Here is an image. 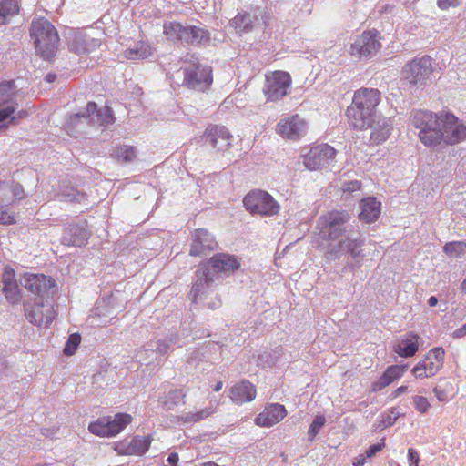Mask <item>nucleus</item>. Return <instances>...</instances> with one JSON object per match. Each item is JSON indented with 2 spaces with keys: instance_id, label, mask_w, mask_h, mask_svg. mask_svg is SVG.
<instances>
[{
  "instance_id": "e2e57ef3",
  "label": "nucleus",
  "mask_w": 466,
  "mask_h": 466,
  "mask_svg": "<svg viewBox=\"0 0 466 466\" xmlns=\"http://www.w3.org/2000/svg\"><path fill=\"white\" fill-rule=\"evenodd\" d=\"M465 284H466V278H465V280L463 281V285H465Z\"/></svg>"
},
{
  "instance_id": "f257e3e1",
  "label": "nucleus",
  "mask_w": 466,
  "mask_h": 466,
  "mask_svg": "<svg viewBox=\"0 0 466 466\" xmlns=\"http://www.w3.org/2000/svg\"><path fill=\"white\" fill-rule=\"evenodd\" d=\"M381 93L377 88L361 87L353 94L350 105L346 109L349 125L354 129H368L378 118V106Z\"/></svg>"
},
{
  "instance_id": "6e6552de",
  "label": "nucleus",
  "mask_w": 466,
  "mask_h": 466,
  "mask_svg": "<svg viewBox=\"0 0 466 466\" xmlns=\"http://www.w3.org/2000/svg\"><path fill=\"white\" fill-rule=\"evenodd\" d=\"M380 32L376 29L366 30L350 45V55L358 60L370 58L381 48Z\"/></svg>"
},
{
  "instance_id": "49530a36",
  "label": "nucleus",
  "mask_w": 466,
  "mask_h": 466,
  "mask_svg": "<svg viewBox=\"0 0 466 466\" xmlns=\"http://www.w3.org/2000/svg\"><path fill=\"white\" fill-rule=\"evenodd\" d=\"M177 421L182 423H196L199 421L197 412H187L177 417Z\"/></svg>"
},
{
  "instance_id": "ea45409f",
  "label": "nucleus",
  "mask_w": 466,
  "mask_h": 466,
  "mask_svg": "<svg viewBox=\"0 0 466 466\" xmlns=\"http://www.w3.org/2000/svg\"><path fill=\"white\" fill-rule=\"evenodd\" d=\"M326 422L325 417L323 415H317L309 425L308 434L309 441H314L317 434L320 431V429L324 426Z\"/></svg>"
},
{
  "instance_id": "a18cd8bd",
  "label": "nucleus",
  "mask_w": 466,
  "mask_h": 466,
  "mask_svg": "<svg viewBox=\"0 0 466 466\" xmlns=\"http://www.w3.org/2000/svg\"><path fill=\"white\" fill-rule=\"evenodd\" d=\"M361 188V182L359 180H353L350 182H344L341 186V190L344 193H351L360 190Z\"/></svg>"
},
{
  "instance_id": "4be33fe9",
  "label": "nucleus",
  "mask_w": 466,
  "mask_h": 466,
  "mask_svg": "<svg viewBox=\"0 0 466 466\" xmlns=\"http://www.w3.org/2000/svg\"><path fill=\"white\" fill-rule=\"evenodd\" d=\"M257 395L255 386L248 380H242L236 383L229 390V398L237 404L252 401Z\"/></svg>"
},
{
  "instance_id": "0eeeda50",
  "label": "nucleus",
  "mask_w": 466,
  "mask_h": 466,
  "mask_svg": "<svg viewBox=\"0 0 466 466\" xmlns=\"http://www.w3.org/2000/svg\"><path fill=\"white\" fill-rule=\"evenodd\" d=\"M291 85L289 73L281 70L270 71L265 74L263 94L267 101L276 102L289 94Z\"/></svg>"
},
{
  "instance_id": "a19ab883",
  "label": "nucleus",
  "mask_w": 466,
  "mask_h": 466,
  "mask_svg": "<svg viewBox=\"0 0 466 466\" xmlns=\"http://www.w3.org/2000/svg\"><path fill=\"white\" fill-rule=\"evenodd\" d=\"M81 342V336L78 333L71 334L64 349V353L66 356H71L75 353Z\"/></svg>"
},
{
  "instance_id": "f704fd0d",
  "label": "nucleus",
  "mask_w": 466,
  "mask_h": 466,
  "mask_svg": "<svg viewBox=\"0 0 466 466\" xmlns=\"http://www.w3.org/2000/svg\"><path fill=\"white\" fill-rule=\"evenodd\" d=\"M231 25L239 33L248 32L252 28L251 17L248 14H238L232 20Z\"/></svg>"
},
{
  "instance_id": "13d9d810",
  "label": "nucleus",
  "mask_w": 466,
  "mask_h": 466,
  "mask_svg": "<svg viewBox=\"0 0 466 466\" xmlns=\"http://www.w3.org/2000/svg\"><path fill=\"white\" fill-rule=\"evenodd\" d=\"M223 388V381L218 380L213 388L214 391L218 392Z\"/></svg>"
},
{
  "instance_id": "5fc2aeb1",
  "label": "nucleus",
  "mask_w": 466,
  "mask_h": 466,
  "mask_svg": "<svg viewBox=\"0 0 466 466\" xmlns=\"http://www.w3.org/2000/svg\"><path fill=\"white\" fill-rule=\"evenodd\" d=\"M453 2H445V1H442V2H438V5H439V7H441V9H446L448 8L450 5H451ZM452 6H456V5H452Z\"/></svg>"
},
{
  "instance_id": "9b49d317",
  "label": "nucleus",
  "mask_w": 466,
  "mask_h": 466,
  "mask_svg": "<svg viewBox=\"0 0 466 466\" xmlns=\"http://www.w3.org/2000/svg\"><path fill=\"white\" fill-rule=\"evenodd\" d=\"M445 351L442 348L437 347L427 352V354L412 368L411 373L416 379H426L436 375L442 368Z\"/></svg>"
},
{
  "instance_id": "f03ea898",
  "label": "nucleus",
  "mask_w": 466,
  "mask_h": 466,
  "mask_svg": "<svg viewBox=\"0 0 466 466\" xmlns=\"http://www.w3.org/2000/svg\"><path fill=\"white\" fill-rule=\"evenodd\" d=\"M29 35L36 54L43 59L51 61L56 54L60 41L56 27L44 17L35 18L31 23Z\"/></svg>"
},
{
  "instance_id": "f3484780",
  "label": "nucleus",
  "mask_w": 466,
  "mask_h": 466,
  "mask_svg": "<svg viewBox=\"0 0 466 466\" xmlns=\"http://www.w3.org/2000/svg\"><path fill=\"white\" fill-rule=\"evenodd\" d=\"M287 416L286 408L279 403H272L255 418L256 425L259 427H271L281 421Z\"/></svg>"
},
{
  "instance_id": "de8ad7c7",
  "label": "nucleus",
  "mask_w": 466,
  "mask_h": 466,
  "mask_svg": "<svg viewBox=\"0 0 466 466\" xmlns=\"http://www.w3.org/2000/svg\"><path fill=\"white\" fill-rule=\"evenodd\" d=\"M168 398L172 400L173 404H178L180 400L186 398V393L182 390H174L169 391Z\"/></svg>"
},
{
  "instance_id": "a211bd4d",
  "label": "nucleus",
  "mask_w": 466,
  "mask_h": 466,
  "mask_svg": "<svg viewBox=\"0 0 466 466\" xmlns=\"http://www.w3.org/2000/svg\"><path fill=\"white\" fill-rule=\"evenodd\" d=\"M3 293L11 304H17L21 300V291L16 282V274L13 268L6 266L2 275Z\"/></svg>"
},
{
  "instance_id": "a878e982",
  "label": "nucleus",
  "mask_w": 466,
  "mask_h": 466,
  "mask_svg": "<svg viewBox=\"0 0 466 466\" xmlns=\"http://www.w3.org/2000/svg\"><path fill=\"white\" fill-rule=\"evenodd\" d=\"M18 103L5 105L0 107V128L6 127L8 125H16L19 121L27 116V111L25 109L17 111Z\"/></svg>"
},
{
  "instance_id": "9d476101",
  "label": "nucleus",
  "mask_w": 466,
  "mask_h": 466,
  "mask_svg": "<svg viewBox=\"0 0 466 466\" xmlns=\"http://www.w3.org/2000/svg\"><path fill=\"white\" fill-rule=\"evenodd\" d=\"M276 133L286 140L299 141L309 130L308 121L299 114L282 117L276 125Z\"/></svg>"
},
{
  "instance_id": "cd10ccee",
  "label": "nucleus",
  "mask_w": 466,
  "mask_h": 466,
  "mask_svg": "<svg viewBox=\"0 0 466 466\" xmlns=\"http://www.w3.org/2000/svg\"><path fill=\"white\" fill-rule=\"evenodd\" d=\"M106 418L107 438H113L119 434L133 420L130 414L124 412L116 413L114 417L106 416Z\"/></svg>"
},
{
  "instance_id": "37998d69",
  "label": "nucleus",
  "mask_w": 466,
  "mask_h": 466,
  "mask_svg": "<svg viewBox=\"0 0 466 466\" xmlns=\"http://www.w3.org/2000/svg\"><path fill=\"white\" fill-rule=\"evenodd\" d=\"M412 402L415 410L420 414H425L426 412H428L431 407V404L428 401L427 398L423 396H414L412 398Z\"/></svg>"
},
{
  "instance_id": "4d7b16f0",
  "label": "nucleus",
  "mask_w": 466,
  "mask_h": 466,
  "mask_svg": "<svg viewBox=\"0 0 466 466\" xmlns=\"http://www.w3.org/2000/svg\"><path fill=\"white\" fill-rule=\"evenodd\" d=\"M86 109L89 113L96 110V104L95 102H88Z\"/></svg>"
},
{
  "instance_id": "393cba45",
  "label": "nucleus",
  "mask_w": 466,
  "mask_h": 466,
  "mask_svg": "<svg viewBox=\"0 0 466 466\" xmlns=\"http://www.w3.org/2000/svg\"><path fill=\"white\" fill-rule=\"evenodd\" d=\"M360 219L365 223L374 222L380 215V202L373 197L363 198L360 204Z\"/></svg>"
},
{
  "instance_id": "2eb2a0df",
  "label": "nucleus",
  "mask_w": 466,
  "mask_h": 466,
  "mask_svg": "<svg viewBox=\"0 0 466 466\" xmlns=\"http://www.w3.org/2000/svg\"><path fill=\"white\" fill-rule=\"evenodd\" d=\"M218 248L215 238L206 229L198 228L192 234L189 255L198 257Z\"/></svg>"
},
{
  "instance_id": "3c124183",
  "label": "nucleus",
  "mask_w": 466,
  "mask_h": 466,
  "mask_svg": "<svg viewBox=\"0 0 466 466\" xmlns=\"http://www.w3.org/2000/svg\"><path fill=\"white\" fill-rule=\"evenodd\" d=\"M408 391V386L401 385L398 387L395 390L392 391L391 396L393 399L400 397V395L406 393Z\"/></svg>"
},
{
  "instance_id": "864d4df0",
  "label": "nucleus",
  "mask_w": 466,
  "mask_h": 466,
  "mask_svg": "<svg viewBox=\"0 0 466 466\" xmlns=\"http://www.w3.org/2000/svg\"><path fill=\"white\" fill-rule=\"evenodd\" d=\"M457 337L466 335V323L455 331Z\"/></svg>"
},
{
  "instance_id": "8fccbe9b",
  "label": "nucleus",
  "mask_w": 466,
  "mask_h": 466,
  "mask_svg": "<svg viewBox=\"0 0 466 466\" xmlns=\"http://www.w3.org/2000/svg\"><path fill=\"white\" fill-rule=\"evenodd\" d=\"M196 412L198 414V417H199V421H200V420H203L208 418L209 416H211L215 412V409L208 407V408L202 409L201 410L196 411Z\"/></svg>"
},
{
  "instance_id": "c85d7f7f",
  "label": "nucleus",
  "mask_w": 466,
  "mask_h": 466,
  "mask_svg": "<svg viewBox=\"0 0 466 466\" xmlns=\"http://www.w3.org/2000/svg\"><path fill=\"white\" fill-rule=\"evenodd\" d=\"M187 29V26L175 21H170L164 24L163 34L169 41L185 43L186 39H188Z\"/></svg>"
},
{
  "instance_id": "58836bf2",
  "label": "nucleus",
  "mask_w": 466,
  "mask_h": 466,
  "mask_svg": "<svg viewBox=\"0 0 466 466\" xmlns=\"http://www.w3.org/2000/svg\"><path fill=\"white\" fill-rule=\"evenodd\" d=\"M115 154L117 159L123 160L125 162H130L134 160L137 157L136 150L131 146L119 147L116 150Z\"/></svg>"
},
{
  "instance_id": "aec40b11",
  "label": "nucleus",
  "mask_w": 466,
  "mask_h": 466,
  "mask_svg": "<svg viewBox=\"0 0 466 466\" xmlns=\"http://www.w3.org/2000/svg\"><path fill=\"white\" fill-rule=\"evenodd\" d=\"M44 307L43 301L35 302V307L26 306L25 315L27 320L36 326H49L55 318L54 311L47 309L44 312Z\"/></svg>"
},
{
  "instance_id": "c756f323",
  "label": "nucleus",
  "mask_w": 466,
  "mask_h": 466,
  "mask_svg": "<svg viewBox=\"0 0 466 466\" xmlns=\"http://www.w3.org/2000/svg\"><path fill=\"white\" fill-rule=\"evenodd\" d=\"M17 89L14 80L3 81L0 83V106L17 103L15 97Z\"/></svg>"
},
{
  "instance_id": "ddd939ff",
  "label": "nucleus",
  "mask_w": 466,
  "mask_h": 466,
  "mask_svg": "<svg viewBox=\"0 0 466 466\" xmlns=\"http://www.w3.org/2000/svg\"><path fill=\"white\" fill-rule=\"evenodd\" d=\"M337 151L328 144L311 147L304 156V165L309 170L327 167L336 157Z\"/></svg>"
},
{
  "instance_id": "7c9ffc66",
  "label": "nucleus",
  "mask_w": 466,
  "mask_h": 466,
  "mask_svg": "<svg viewBox=\"0 0 466 466\" xmlns=\"http://www.w3.org/2000/svg\"><path fill=\"white\" fill-rule=\"evenodd\" d=\"M153 48L145 42H138L134 47L127 48L124 52V56L129 60L145 59L150 56Z\"/></svg>"
},
{
  "instance_id": "dca6fc26",
  "label": "nucleus",
  "mask_w": 466,
  "mask_h": 466,
  "mask_svg": "<svg viewBox=\"0 0 466 466\" xmlns=\"http://www.w3.org/2000/svg\"><path fill=\"white\" fill-rule=\"evenodd\" d=\"M24 287L29 292L43 298L55 287V279L44 274H25L24 276Z\"/></svg>"
},
{
  "instance_id": "79ce46f5",
  "label": "nucleus",
  "mask_w": 466,
  "mask_h": 466,
  "mask_svg": "<svg viewBox=\"0 0 466 466\" xmlns=\"http://www.w3.org/2000/svg\"><path fill=\"white\" fill-rule=\"evenodd\" d=\"M16 222V215L15 211L0 206V225L10 226Z\"/></svg>"
},
{
  "instance_id": "20e7f679",
  "label": "nucleus",
  "mask_w": 466,
  "mask_h": 466,
  "mask_svg": "<svg viewBox=\"0 0 466 466\" xmlns=\"http://www.w3.org/2000/svg\"><path fill=\"white\" fill-rule=\"evenodd\" d=\"M243 206L253 216L274 217L280 212L279 202L262 189L250 190L243 198Z\"/></svg>"
},
{
  "instance_id": "473e14b6",
  "label": "nucleus",
  "mask_w": 466,
  "mask_h": 466,
  "mask_svg": "<svg viewBox=\"0 0 466 466\" xmlns=\"http://www.w3.org/2000/svg\"><path fill=\"white\" fill-rule=\"evenodd\" d=\"M187 35L188 38L185 41L187 44H201L209 39V33L198 26H187Z\"/></svg>"
},
{
  "instance_id": "e433bc0d",
  "label": "nucleus",
  "mask_w": 466,
  "mask_h": 466,
  "mask_svg": "<svg viewBox=\"0 0 466 466\" xmlns=\"http://www.w3.org/2000/svg\"><path fill=\"white\" fill-rule=\"evenodd\" d=\"M340 247L344 248L352 258L360 257L361 254L360 248L363 241L360 239L346 238L339 243Z\"/></svg>"
},
{
  "instance_id": "09e8293b",
  "label": "nucleus",
  "mask_w": 466,
  "mask_h": 466,
  "mask_svg": "<svg viewBox=\"0 0 466 466\" xmlns=\"http://www.w3.org/2000/svg\"><path fill=\"white\" fill-rule=\"evenodd\" d=\"M408 461H409V466H419L420 455L412 448H410L408 450Z\"/></svg>"
},
{
  "instance_id": "5701e85b",
  "label": "nucleus",
  "mask_w": 466,
  "mask_h": 466,
  "mask_svg": "<svg viewBox=\"0 0 466 466\" xmlns=\"http://www.w3.org/2000/svg\"><path fill=\"white\" fill-rule=\"evenodd\" d=\"M205 136L210 144L218 150L228 149L231 146L232 136L224 127L212 126L205 131Z\"/></svg>"
},
{
  "instance_id": "4468645a",
  "label": "nucleus",
  "mask_w": 466,
  "mask_h": 466,
  "mask_svg": "<svg viewBox=\"0 0 466 466\" xmlns=\"http://www.w3.org/2000/svg\"><path fill=\"white\" fill-rule=\"evenodd\" d=\"M153 441L151 435L135 436L130 441H122L115 444V451L119 455H135L141 456L145 454Z\"/></svg>"
},
{
  "instance_id": "1a4fd4ad",
  "label": "nucleus",
  "mask_w": 466,
  "mask_h": 466,
  "mask_svg": "<svg viewBox=\"0 0 466 466\" xmlns=\"http://www.w3.org/2000/svg\"><path fill=\"white\" fill-rule=\"evenodd\" d=\"M442 146H454L466 140V125L454 114L441 112Z\"/></svg>"
},
{
  "instance_id": "7ed1b4c3",
  "label": "nucleus",
  "mask_w": 466,
  "mask_h": 466,
  "mask_svg": "<svg viewBox=\"0 0 466 466\" xmlns=\"http://www.w3.org/2000/svg\"><path fill=\"white\" fill-rule=\"evenodd\" d=\"M412 126L419 129V140L429 148L442 146V129L441 112L434 113L429 110H416L411 114Z\"/></svg>"
},
{
  "instance_id": "72a5a7b5",
  "label": "nucleus",
  "mask_w": 466,
  "mask_h": 466,
  "mask_svg": "<svg viewBox=\"0 0 466 466\" xmlns=\"http://www.w3.org/2000/svg\"><path fill=\"white\" fill-rule=\"evenodd\" d=\"M443 252L449 258H458L466 252V242L462 240L447 242L443 246Z\"/></svg>"
},
{
  "instance_id": "052dcab7",
  "label": "nucleus",
  "mask_w": 466,
  "mask_h": 466,
  "mask_svg": "<svg viewBox=\"0 0 466 466\" xmlns=\"http://www.w3.org/2000/svg\"><path fill=\"white\" fill-rule=\"evenodd\" d=\"M56 74H47V75L46 76V82H48V83H52V82H54V81L56 80Z\"/></svg>"
},
{
  "instance_id": "6e6d98bb",
  "label": "nucleus",
  "mask_w": 466,
  "mask_h": 466,
  "mask_svg": "<svg viewBox=\"0 0 466 466\" xmlns=\"http://www.w3.org/2000/svg\"><path fill=\"white\" fill-rule=\"evenodd\" d=\"M437 303H438V299L435 296H431V297L429 298L428 305L430 307H434V306L437 305Z\"/></svg>"
},
{
  "instance_id": "412c9836",
  "label": "nucleus",
  "mask_w": 466,
  "mask_h": 466,
  "mask_svg": "<svg viewBox=\"0 0 466 466\" xmlns=\"http://www.w3.org/2000/svg\"><path fill=\"white\" fill-rule=\"evenodd\" d=\"M407 368V364H394L389 366L382 373V375L379 378V380L371 384V390L373 392L380 391L381 390L388 387L394 381L400 380L406 372Z\"/></svg>"
},
{
  "instance_id": "6ab92c4d",
  "label": "nucleus",
  "mask_w": 466,
  "mask_h": 466,
  "mask_svg": "<svg viewBox=\"0 0 466 466\" xmlns=\"http://www.w3.org/2000/svg\"><path fill=\"white\" fill-rule=\"evenodd\" d=\"M208 264L217 273H229L240 268L238 258L228 253H217L212 256Z\"/></svg>"
},
{
  "instance_id": "4c0bfd02",
  "label": "nucleus",
  "mask_w": 466,
  "mask_h": 466,
  "mask_svg": "<svg viewBox=\"0 0 466 466\" xmlns=\"http://www.w3.org/2000/svg\"><path fill=\"white\" fill-rule=\"evenodd\" d=\"M106 429L107 428H106V417L99 418L96 420L90 422L88 425V431L92 434L101 437V438H107V435H106L107 430Z\"/></svg>"
},
{
  "instance_id": "f8f14e48",
  "label": "nucleus",
  "mask_w": 466,
  "mask_h": 466,
  "mask_svg": "<svg viewBox=\"0 0 466 466\" xmlns=\"http://www.w3.org/2000/svg\"><path fill=\"white\" fill-rule=\"evenodd\" d=\"M213 83L212 68L194 64L193 67L184 68V85L190 89L205 92Z\"/></svg>"
},
{
  "instance_id": "c9c22d12",
  "label": "nucleus",
  "mask_w": 466,
  "mask_h": 466,
  "mask_svg": "<svg viewBox=\"0 0 466 466\" xmlns=\"http://www.w3.org/2000/svg\"><path fill=\"white\" fill-rule=\"evenodd\" d=\"M19 9L18 2H0V25L5 24Z\"/></svg>"
},
{
  "instance_id": "2f4dec72",
  "label": "nucleus",
  "mask_w": 466,
  "mask_h": 466,
  "mask_svg": "<svg viewBox=\"0 0 466 466\" xmlns=\"http://www.w3.org/2000/svg\"><path fill=\"white\" fill-rule=\"evenodd\" d=\"M385 448V441L382 439L380 442L372 444L369 449L352 460L353 466H363L368 462V460L372 459L377 453L380 452Z\"/></svg>"
},
{
  "instance_id": "b1692460",
  "label": "nucleus",
  "mask_w": 466,
  "mask_h": 466,
  "mask_svg": "<svg viewBox=\"0 0 466 466\" xmlns=\"http://www.w3.org/2000/svg\"><path fill=\"white\" fill-rule=\"evenodd\" d=\"M419 340L420 337L417 334L409 332L397 341L393 350L400 357H412L419 351Z\"/></svg>"
},
{
  "instance_id": "423d86ee",
  "label": "nucleus",
  "mask_w": 466,
  "mask_h": 466,
  "mask_svg": "<svg viewBox=\"0 0 466 466\" xmlns=\"http://www.w3.org/2000/svg\"><path fill=\"white\" fill-rule=\"evenodd\" d=\"M433 73L432 59L429 56L415 57L401 70V79L411 86H423Z\"/></svg>"
},
{
  "instance_id": "bb28decb",
  "label": "nucleus",
  "mask_w": 466,
  "mask_h": 466,
  "mask_svg": "<svg viewBox=\"0 0 466 466\" xmlns=\"http://www.w3.org/2000/svg\"><path fill=\"white\" fill-rule=\"evenodd\" d=\"M371 129L370 141L374 144H381L385 142L391 132V125L386 117L378 116L375 123H372L368 129Z\"/></svg>"
},
{
  "instance_id": "c03bdc74",
  "label": "nucleus",
  "mask_w": 466,
  "mask_h": 466,
  "mask_svg": "<svg viewBox=\"0 0 466 466\" xmlns=\"http://www.w3.org/2000/svg\"><path fill=\"white\" fill-rule=\"evenodd\" d=\"M449 390H452L451 383H449V385L444 389H441V387H435L433 389V392H434L437 400L441 402H443V401H447L450 399L449 394H448Z\"/></svg>"
},
{
  "instance_id": "680f3d73",
  "label": "nucleus",
  "mask_w": 466,
  "mask_h": 466,
  "mask_svg": "<svg viewBox=\"0 0 466 466\" xmlns=\"http://www.w3.org/2000/svg\"><path fill=\"white\" fill-rule=\"evenodd\" d=\"M3 187H4V183L0 182V192L2 191Z\"/></svg>"
},
{
  "instance_id": "39448f33",
  "label": "nucleus",
  "mask_w": 466,
  "mask_h": 466,
  "mask_svg": "<svg viewBox=\"0 0 466 466\" xmlns=\"http://www.w3.org/2000/svg\"><path fill=\"white\" fill-rule=\"evenodd\" d=\"M350 218L347 211L331 210L322 214L317 224L320 238L325 240H337L345 233V224Z\"/></svg>"
},
{
  "instance_id": "bf43d9fd",
  "label": "nucleus",
  "mask_w": 466,
  "mask_h": 466,
  "mask_svg": "<svg viewBox=\"0 0 466 466\" xmlns=\"http://www.w3.org/2000/svg\"><path fill=\"white\" fill-rule=\"evenodd\" d=\"M203 276L205 278V282L206 283H210L213 280L212 278L209 277L208 269H206L205 271H203Z\"/></svg>"
},
{
  "instance_id": "603ef678",
  "label": "nucleus",
  "mask_w": 466,
  "mask_h": 466,
  "mask_svg": "<svg viewBox=\"0 0 466 466\" xmlns=\"http://www.w3.org/2000/svg\"><path fill=\"white\" fill-rule=\"evenodd\" d=\"M179 456L177 452H172L167 457V461L171 466H177Z\"/></svg>"
}]
</instances>
